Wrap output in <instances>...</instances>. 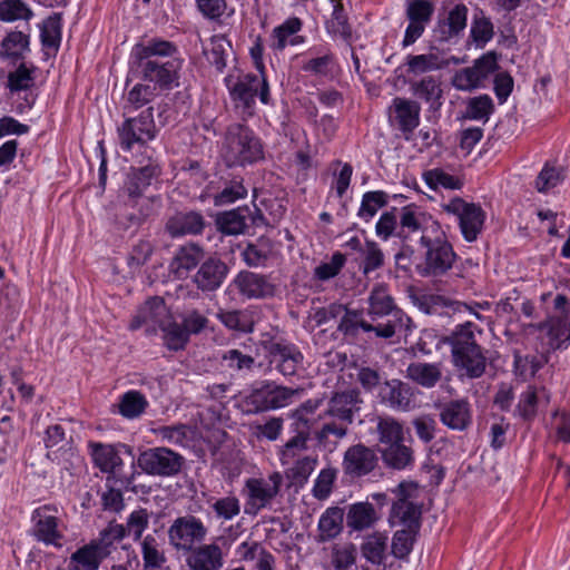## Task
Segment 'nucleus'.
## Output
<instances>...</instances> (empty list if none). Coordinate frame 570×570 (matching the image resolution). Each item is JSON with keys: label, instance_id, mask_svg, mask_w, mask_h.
Returning a JSON list of instances; mask_svg holds the SVG:
<instances>
[{"label": "nucleus", "instance_id": "f257e3e1", "mask_svg": "<svg viewBox=\"0 0 570 570\" xmlns=\"http://www.w3.org/2000/svg\"><path fill=\"white\" fill-rule=\"evenodd\" d=\"M177 47L167 40L153 38L134 46L130 58L144 80L159 88H170L177 82L181 60L175 57Z\"/></svg>", "mask_w": 570, "mask_h": 570}, {"label": "nucleus", "instance_id": "f03ea898", "mask_svg": "<svg viewBox=\"0 0 570 570\" xmlns=\"http://www.w3.org/2000/svg\"><path fill=\"white\" fill-rule=\"evenodd\" d=\"M482 333L472 321H464L440 340L451 347L453 366L470 379L482 376L487 368L485 352L476 340Z\"/></svg>", "mask_w": 570, "mask_h": 570}, {"label": "nucleus", "instance_id": "7ed1b4c3", "mask_svg": "<svg viewBox=\"0 0 570 570\" xmlns=\"http://www.w3.org/2000/svg\"><path fill=\"white\" fill-rule=\"evenodd\" d=\"M364 401L357 389H346L333 392L326 403V409L320 419L328 420L316 431L315 438L324 442L330 435L343 439L347 434L348 425L354 422Z\"/></svg>", "mask_w": 570, "mask_h": 570}, {"label": "nucleus", "instance_id": "20e7f679", "mask_svg": "<svg viewBox=\"0 0 570 570\" xmlns=\"http://www.w3.org/2000/svg\"><path fill=\"white\" fill-rule=\"evenodd\" d=\"M367 315L376 328V337L391 338L401 328H410L411 318L397 307L386 284L373 286L367 297Z\"/></svg>", "mask_w": 570, "mask_h": 570}, {"label": "nucleus", "instance_id": "39448f33", "mask_svg": "<svg viewBox=\"0 0 570 570\" xmlns=\"http://www.w3.org/2000/svg\"><path fill=\"white\" fill-rule=\"evenodd\" d=\"M224 156L230 166L249 165L263 159V145L248 127L233 124L226 131Z\"/></svg>", "mask_w": 570, "mask_h": 570}, {"label": "nucleus", "instance_id": "423d86ee", "mask_svg": "<svg viewBox=\"0 0 570 570\" xmlns=\"http://www.w3.org/2000/svg\"><path fill=\"white\" fill-rule=\"evenodd\" d=\"M422 246L425 248L424 255L415 264V271L420 276L440 277L453 267L456 254L448 240L444 230L441 232V235H435Z\"/></svg>", "mask_w": 570, "mask_h": 570}, {"label": "nucleus", "instance_id": "0eeeda50", "mask_svg": "<svg viewBox=\"0 0 570 570\" xmlns=\"http://www.w3.org/2000/svg\"><path fill=\"white\" fill-rule=\"evenodd\" d=\"M232 101L243 116L254 114L255 98L258 96L263 104L269 102V86L264 73L244 75L234 83L228 85Z\"/></svg>", "mask_w": 570, "mask_h": 570}, {"label": "nucleus", "instance_id": "6e6552de", "mask_svg": "<svg viewBox=\"0 0 570 570\" xmlns=\"http://www.w3.org/2000/svg\"><path fill=\"white\" fill-rule=\"evenodd\" d=\"M282 484L283 476L279 472H273L267 478L247 479L242 489L245 514L257 515L267 508L279 493Z\"/></svg>", "mask_w": 570, "mask_h": 570}, {"label": "nucleus", "instance_id": "1a4fd4ad", "mask_svg": "<svg viewBox=\"0 0 570 570\" xmlns=\"http://www.w3.org/2000/svg\"><path fill=\"white\" fill-rule=\"evenodd\" d=\"M117 131L119 146L122 150L131 151L136 147H144L154 140L157 135L153 108H148L137 117L127 118Z\"/></svg>", "mask_w": 570, "mask_h": 570}, {"label": "nucleus", "instance_id": "9d476101", "mask_svg": "<svg viewBox=\"0 0 570 570\" xmlns=\"http://www.w3.org/2000/svg\"><path fill=\"white\" fill-rule=\"evenodd\" d=\"M399 223V235L404 239L417 238L421 245L443 230L436 219L413 206L402 208Z\"/></svg>", "mask_w": 570, "mask_h": 570}, {"label": "nucleus", "instance_id": "9b49d317", "mask_svg": "<svg viewBox=\"0 0 570 570\" xmlns=\"http://www.w3.org/2000/svg\"><path fill=\"white\" fill-rule=\"evenodd\" d=\"M167 534L169 544L176 551L185 553L206 539L208 528L199 518L187 514L175 519Z\"/></svg>", "mask_w": 570, "mask_h": 570}, {"label": "nucleus", "instance_id": "f8f14e48", "mask_svg": "<svg viewBox=\"0 0 570 570\" xmlns=\"http://www.w3.org/2000/svg\"><path fill=\"white\" fill-rule=\"evenodd\" d=\"M441 208L458 218L461 233L466 242H474L478 238L485 219V213L480 205L454 197L442 204Z\"/></svg>", "mask_w": 570, "mask_h": 570}, {"label": "nucleus", "instance_id": "ddd939ff", "mask_svg": "<svg viewBox=\"0 0 570 570\" xmlns=\"http://www.w3.org/2000/svg\"><path fill=\"white\" fill-rule=\"evenodd\" d=\"M61 517L62 509L57 504L48 503L36 508L31 513L32 535L45 544L59 546L62 539L59 529Z\"/></svg>", "mask_w": 570, "mask_h": 570}, {"label": "nucleus", "instance_id": "4468645a", "mask_svg": "<svg viewBox=\"0 0 570 570\" xmlns=\"http://www.w3.org/2000/svg\"><path fill=\"white\" fill-rule=\"evenodd\" d=\"M497 69V53L493 51L487 52L476 59L472 67L458 70L452 78V85L458 90L471 91L483 87Z\"/></svg>", "mask_w": 570, "mask_h": 570}, {"label": "nucleus", "instance_id": "2eb2a0df", "mask_svg": "<svg viewBox=\"0 0 570 570\" xmlns=\"http://www.w3.org/2000/svg\"><path fill=\"white\" fill-rule=\"evenodd\" d=\"M497 69V53L493 51L487 52L476 59L472 67L458 70L452 78V85L458 90L471 91L483 87Z\"/></svg>", "mask_w": 570, "mask_h": 570}, {"label": "nucleus", "instance_id": "dca6fc26", "mask_svg": "<svg viewBox=\"0 0 570 570\" xmlns=\"http://www.w3.org/2000/svg\"><path fill=\"white\" fill-rule=\"evenodd\" d=\"M184 458L167 449H148L139 454V468L150 475L170 476L177 474L183 465Z\"/></svg>", "mask_w": 570, "mask_h": 570}, {"label": "nucleus", "instance_id": "f3484780", "mask_svg": "<svg viewBox=\"0 0 570 570\" xmlns=\"http://www.w3.org/2000/svg\"><path fill=\"white\" fill-rule=\"evenodd\" d=\"M188 553L185 562L189 570H220L224 566L223 550L217 543H198Z\"/></svg>", "mask_w": 570, "mask_h": 570}, {"label": "nucleus", "instance_id": "a211bd4d", "mask_svg": "<svg viewBox=\"0 0 570 570\" xmlns=\"http://www.w3.org/2000/svg\"><path fill=\"white\" fill-rule=\"evenodd\" d=\"M377 464V456L374 450L356 444L350 446L343 458L344 472L352 476H362L372 472Z\"/></svg>", "mask_w": 570, "mask_h": 570}, {"label": "nucleus", "instance_id": "6ab92c4d", "mask_svg": "<svg viewBox=\"0 0 570 570\" xmlns=\"http://www.w3.org/2000/svg\"><path fill=\"white\" fill-rule=\"evenodd\" d=\"M168 312L165 302L160 297H150L138 309L134 316L129 328L135 331L146 325L147 331L154 332L156 327H161L167 318Z\"/></svg>", "mask_w": 570, "mask_h": 570}, {"label": "nucleus", "instance_id": "aec40b11", "mask_svg": "<svg viewBox=\"0 0 570 570\" xmlns=\"http://www.w3.org/2000/svg\"><path fill=\"white\" fill-rule=\"evenodd\" d=\"M439 409L440 421L451 430L464 431L472 423V411L468 400H452Z\"/></svg>", "mask_w": 570, "mask_h": 570}, {"label": "nucleus", "instance_id": "412c9836", "mask_svg": "<svg viewBox=\"0 0 570 570\" xmlns=\"http://www.w3.org/2000/svg\"><path fill=\"white\" fill-rule=\"evenodd\" d=\"M468 8L464 3L455 4L444 18H439L434 27V35L440 41H449L458 37L465 29Z\"/></svg>", "mask_w": 570, "mask_h": 570}, {"label": "nucleus", "instance_id": "4be33fe9", "mask_svg": "<svg viewBox=\"0 0 570 570\" xmlns=\"http://www.w3.org/2000/svg\"><path fill=\"white\" fill-rule=\"evenodd\" d=\"M421 107L416 101L396 97L390 107V118L397 124L399 129L409 134L420 124Z\"/></svg>", "mask_w": 570, "mask_h": 570}, {"label": "nucleus", "instance_id": "5701e85b", "mask_svg": "<svg viewBox=\"0 0 570 570\" xmlns=\"http://www.w3.org/2000/svg\"><path fill=\"white\" fill-rule=\"evenodd\" d=\"M271 364L285 376L296 374L303 363V354L292 344L274 343L269 347Z\"/></svg>", "mask_w": 570, "mask_h": 570}, {"label": "nucleus", "instance_id": "b1692460", "mask_svg": "<svg viewBox=\"0 0 570 570\" xmlns=\"http://www.w3.org/2000/svg\"><path fill=\"white\" fill-rule=\"evenodd\" d=\"M204 249L199 245L187 243L176 250L169 264V269L175 277L184 279L204 259Z\"/></svg>", "mask_w": 570, "mask_h": 570}, {"label": "nucleus", "instance_id": "393cba45", "mask_svg": "<svg viewBox=\"0 0 570 570\" xmlns=\"http://www.w3.org/2000/svg\"><path fill=\"white\" fill-rule=\"evenodd\" d=\"M205 228V219L197 212H179L170 216L165 225L166 232L173 237L199 235Z\"/></svg>", "mask_w": 570, "mask_h": 570}, {"label": "nucleus", "instance_id": "a878e982", "mask_svg": "<svg viewBox=\"0 0 570 570\" xmlns=\"http://www.w3.org/2000/svg\"><path fill=\"white\" fill-rule=\"evenodd\" d=\"M228 268L219 258L210 257L205 261L194 276V282L202 291H215L224 282Z\"/></svg>", "mask_w": 570, "mask_h": 570}, {"label": "nucleus", "instance_id": "bb28decb", "mask_svg": "<svg viewBox=\"0 0 570 570\" xmlns=\"http://www.w3.org/2000/svg\"><path fill=\"white\" fill-rule=\"evenodd\" d=\"M234 285L247 298H264L274 294V286L267 277L253 272H240L234 279Z\"/></svg>", "mask_w": 570, "mask_h": 570}, {"label": "nucleus", "instance_id": "cd10ccee", "mask_svg": "<svg viewBox=\"0 0 570 570\" xmlns=\"http://www.w3.org/2000/svg\"><path fill=\"white\" fill-rule=\"evenodd\" d=\"M380 520V513L370 502H356L348 505L346 511V527L351 531H365L373 528Z\"/></svg>", "mask_w": 570, "mask_h": 570}, {"label": "nucleus", "instance_id": "c85d7f7f", "mask_svg": "<svg viewBox=\"0 0 570 570\" xmlns=\"http://www.w3.org/2000/svg\"><path fill=\"white\" fill-rule=\"evenodd\" d=\"M380 395L393 410L409 411L413 406L411 387L400 380L386 381L381 387Z\"/></svg>", "mask_w": 570, "mask_h": 570}, {"label": "nucleus", "instance_id": "c756f323", "mask_svg": "<svg viewBox=\"0 0 570 570\" xmlns=\"http://www.w3.org/2000/svg\"><path fill=\"white\" fill-rule=\"evenodd\" d=\"M442 374L441 363L414 362L406 368V376L425 389L434 387L441 381Z\"/></svg>", "mask_w": 570, "mask_h": 570}, {"label": "nucleus", "instance_id": "7c9ffc66", "mask_svg": "<svg viewBox=\"0 0 570 570\" xmlns=\"http://www.w3.org/2000/svg\"><path fill=\"white\" fill-rule=\"evenodd\" d=\"M140 552L144 570H165L167 557L159 539L153 534L144 537L140 542Z\"/></svg>", "mask_w": 570, "mask_h": 570}, {"label": "nucleus", "instance_id": "2f4dec72", "mask_svg": "<svg viewBox=\"0 0 570 570\" xmlns=\"http://www.w3.org/2000/svg\"><path fill=\"white\" fill-rule=\"evenodd\" d=\"M551 350L567 347L570 343V321L567 316L550 317L542 325Z\"/></svg>", "mask_w": 570, "mask_h": 570}, {"label": "nucleus", "instance_id": "473e14b6", "mask_svg": "<svg viewBox=\"0 0 570 570\" xmlns=\"http://www.w3.org/2000/svg\"><path fill=\"white\" fill-rule=\"evenodd\" d=\"M248 216V207H237L235 209L224 212L216 218L217 229L225 235H240L245 233L247 228Z\"/></svg>", "mask_w": 570, "mask_h": 570}, {"label": "nucleus", "instance_id": "72a5a7b5", "mask_svg": "<svg viewBox=\"0 0 570 570\" xmlns=\"http://www.w3.org/2000/svg\"><path fill=\"white\" fill-rule=\"evenodd\" d=\"M293 432L295 433L279 450V461L283 465L292 463L298 458L304 451L307 450V442L309 440L311 430L293 425Z\"/></svg>", "mask_w": 570, "mask_h": 570}, {"label": "nucleus", "instance_id": "f704fd0d", "mask_svg": "<svg viewBox=\"0 0 570 570\" xmlns=\"http://www.w3.org/2000/svg\"><path fill=\"white\" fill-rule=\"evenodd\" d=\"M274 253V244L269 238L261 237L249 243L242 253V257L249 267H263Z\"/></svg>", "mask_w": 570, "mask_h": 570}, {"label": "nucleus", "instance_id": "c9c22d12", "mask_svg": "<svg viewBox=\"0 0 570 570\" xmlns=\"http://www.w3.org/2000/svg\"><path fill=\"white\" fill-rule=\"evenodd\" d=\"M88 448L95 464L102 472H114L116 468L122 464L121 458L115 446L98 442H89Z\"/></svg>", "mask_w": 570, "mask_h": 570}, {"label": "nucleus", "instance_id": "e433bc0d", "mask_svg": "<svg viewBox=\"0 0 570 570\" xmlns=\"http://www.w3.org/2000/svg\"><path fill=\"white\" fill-rule=\"evenodd\" d=\"M107 557L90 541L77 549L70 557L73 570H98Z\"/></svg>", "mask_w": 570, "mask_h": 570}, {"label": "nucleus", "instance_id": "4c0bfd02", "mask_svg": "<svg viewBox=\"0 0 570 570\" xmlns=\"http://www.w3.org/2000/svg\"><path fill=\"white\" fill-rule=\"evenodd\" d=\"M302 29V21L294 17L287 19L284 23L273 30V48L283 50L287 43L299 45L303 42V37L294 36Z\"/></svg>", "mask_w": 570, "mask_h": 570}, {"label": "nucleus", "instance_id": "58836bf2", "mask_svg": "<svg viewBox=\"0 0 570 570\" xmlns=\"http://www.w3.org/2000/svg\"><path fill=\"white\" fill-rule=\"evenodd\" d=\"M387 539L385 532H374L365 537L361 544L362 556L372 564H382L385 560Z\"/></svg>", "mask_w": 570, "mask_h": 570}, {"label": "nucleus", "instance_id": "ea45409f", "mask_svg": "<svg viewBox=\"0 0 570 570\" xmlns=\"http://www.w3.org/2000/svg\"><path fill=\"white\" fill-rule=\"evenodd\" d=\"M448 63L436 53L410 55L406 58L407 72L422 75L444 68Z\"/></svg>", "mask_w": 570, "mask_h": 570}, {"label": "nucleus", "instance_id": "a19ab883", "mask_svg": "<svg viewBox=\"0 0 570 570\" xmlns=\"http://www.w3.org/2000/svg\"><path fill=\"white\" fill-rule=\"evenodd\" d=\"M125 537V527L110 522L107 528L100 531L99 537L91 540V542L108 558L117 549V543Z\"/></svg>", "mask_w": 570, "mask_h": 570}, {"label": "nucleus", "instance_id": "79ce46f5", "mask_svg": "<svg viewBox=\"0 0 570 570\" xmlns=\"http://www.w3.org/2000/svg\"><path fill=\"white\" fill-rule=\"evenodd\" d=\"M217 318L229 330L243 333H250L254 328V320L252 314L244 309H220Z\"/></svg>", "mask_w": 570, "mask_h": 570}, {"label": "nucleus", "instance_id": "37998d69", "mask_svg": "<svg viewBox=\"0 0 570 570\" xmlns=\"http://www.w3.org/2000/svg\"><path fill=\"white\" fill-rule=\"evenodd\" d=\"M337 330L346 336H357L358 331L373 332L376 335V328L373 323L363 318L362 312L347 309L341 317Z\"/></svg>", "mask_w": 570, "mask_h": 570}, {"label": "nucleus", "instance_id": "c03bdc74", "mask_svg": "<svg viewBox=\"0 0 570 570\" xmlns=\"http://www.w3.org/2000/svg\"><path fill=\"white\" fill-rule=\"evenodd\" d=\"M344 511L341 508H328L320 518L318 530L323 540L337 537L343 528Z\"/></svg>", "mask_w": 570, "mask_h": 570}, {"label": "nucleus", "instance_id": "a18cd8bd", "mask_svg": "<svg viewBox=\"0 0 570 570\" xmlns=\"http://www.w3.org/2000/svg\"><path fill=\"white\" fill-rule=\"evenodd\" d=\"M421 511L413 502H394L391 510L390 521L392 524L401 523L406 528H419Z\"/></svg>", "mask_w": 570, "mask_h": 570}, {"label": "nucleus", "instance_id": "49530a36", "mask_svg": "<svg viewBox=\"0 0 570 570\" xmlns=\"http://www.w3.org/2000/svg\"><path fill=\"white\" fill-rule=\"evenodd\" d=\"M425 184L433 190L441 188L458 190L463 186L462 180L441 168H433L423 173Z\"/></svg>", "mask_w": 570, "mask_h": 570}, {"label": "nucleus", "instance_id": "de8ad7c7", "mask_svg": "<svg viewBox=\"0 0 570 570\" xmlns=\"http://www.w3.org/2000/svg\"><path fill=\"white\" fill-rule=\"evenodd\" d=\"M412 94L431 105H434L442 97V89L436 78L426 76L419 81L411 82Z\"/></svg>", "mask_w": 570, "mask_h": 570}, {"label": "nucleus", "instance_id": "09e8293b", "mask_svg": "<svg viewBox=\"0 0 570 570\" xmlns=\"http://www.w3.org/2000/svg\"><path fill=\"white\" fill-rule=\"evenodd\" d=\"M383 460L386 465L396 470H403L412 465L414 461L413 451L401 442L384 449Z\"/></svg>", "mask_w": 570, "mask_h": 570}, {"label": "nucleus", "instance_id": "8fccbe9b", "mask_svg": "<svg viewBox=\"0 0 570 570\" xmlns=\"http://www.w3.org/2000/svg\"><path fill=\"white\" fill-rule=\"evenodd\" d=\"M379 441L387 446L403 442L402 424L393 417H380L377 422Z\"/></svg>", "mask_w": 570, "mask_h": 570}, {"label": "nucleus", "instance_id": "3c124183", "mask_svg": "<svg viewBox=\"0 0 570 570\" xmlns=\"http://www.w3.org/2000/svg\"><path fill=\"white\" fill-rule=\"evenodd\" d=\"M247 196V188L243 184V179L234 177L225 183L220 191L214 196V204L216 206H226L243 199Z\"/></svg>", "mask_w": 570, "mask_h": 570}, {"label": "nucleus", "instance_id": "603ef678", "mask_svg": "<svg viewBox=\"0 0 570 570\" xmlns=\"http://www.w3.org/2000/svg\"><path fill=\"white\" fill-rule=\"evenodd\" d=\"M493 36L494 26L490 18L485 17L482 12L479 16H474L471 24L470 37L475 47L480 49L484 48Z\"/></svg>", "mask_w": 570, "mask_h": 570}, {"label": "nucleus", "instance_id": "864d4df0", "mask_svg": "<svg viewBox=\"0 0 570 570\" xmlns=\"http://www.w3.org/2000/svg\"><path fill=\"white\" fill-rule=\"evenodd\" d=\"M33 16L32 10L22 0H2L0 2V20L13 22L18 20L28 21Z\"/></svg>", "mask_w": 570, "mask_h": 570}, {"label": "nucleus", "instance_id": "5fc2aeb1", "mask_svg": "<svg viewBox=\"0 0 570 570\" xmlns=\"http://www.w3.org/2000/svg\"><path fill=\"white\" fill-rule=\"evenodd\" d=\"M386 203L387 195L384 191H367L362 197L357 216L365 222H370Z\"/></svg>", "mask_w": 570, "mask_h": 570}, {"label": "nucleus", "instance_id": "6e6d98bb", "mask_svg": "<svg viewBox=\"0 0 570 570\" xmlns=\"http://www.w3.org/2000/svg\"><path fill=\"white\" fill-rule=\"evenodd\" d=\"M160 170L156 165H147L139 168L136 173H134L127 184L129 196L136 197L140 195L141 191L150 185L151 179L158 176Z\"/></svg>", "mask_w": 570, "mask_h": 570}, {"label": "nucleus", "instance_id": "4d7b16f0", "mask_svg": "<svg viewBox=\"0 0 570 570\" xmlns=\"http://www.w3.org/2000/svg\"><path fill=\"white\" fill-rule=\"evenodd\" d=\"M190 429L186 424L165 425L155 430V434L171 445L187 446L189 442Z\"/></svg>", "mask_w": 570, "mask_h": 570}, {"label": "nucleus", "instance_id": "13d9d810", "mask_svg": "<svg viewBox=\"0 0 570 570\" xmlns=\"http://www.w3.org/2000/svg\"><path fill=\"white\" fill-rule=\"evenodd\" d=\"M148 402L138 391L126 392L119 402V412L127 419L139 416L146 409Z\"/></svg>", "mask_w": 570, "mask_h": 570}, {"label": "nucleus", "instance_id": "bf43d9fd", "mask_svg": "<svg viewBox=\"0 0 570 570\" xmlns=\"http://www.w3.org/2000/svg\"><path fill=\"white\" fill-rule=\"evenodd\" d=\"M40 37L45 48L58 50L61 39V19L59 14H52L42 22Z\"/></svg>", "mask_w": 570, "mask_h": 570}, {"label": "nucleus", "instance_id": "052dcab7", "mask_svg": "<svg viewBox=\"0 0 570 570\" xmlns=\"http://www.w3.org/2000/svg\"><path fill=\"white\" fill-rule=\"evenodd\" d=\"M36 67H28L21 63L14 71L8 76V87L11 91L28 90L35 86Z\"/></svg>", "mask_w": 570, "mask_h": 570}, {"label": "nucleus", "instance_id": "680f3d73", "mask_svg": "<svg viewBox=\"0 0 570 570\" xmlns=\"http://www.w3.org/2000/svg\"><path fill=\"white\" fill-rule=\"evenodd\" d=\"M361 254L363 259L360 269L365 276L384 265V254L375 242H366Z\"/></svg>", "mask_w": 570, "mask_h": 570}, {"label": "nucleus", "instance_id": "e2e57ef3", "mask_svg": "<svg viewBox=\"0 0 570 570\" xmlns=\"http://www.w3.org/2000/svg\"><path fill=\"white\" fill-rule=\"evenodd\" d=\"M230 49V42L224 36H214L210 39V48L206 51L207 59L218 71H223Z\"/></svg>", "mask_w": 570, "mask_h": 570}, {"label": "nucleus", "instance_id": "0e129e2a", "mask_svg": "<svg viewBox=\"0 0 570 570\" xmlns=\"http://www.w3.org/2000/svg\"><path fill=\"white\" fill-rule=\"evenodd\" d=\"M431 0H406V18L409 21L429 24L434 13Z\"/></svg>", "mask_w": 570, "mask_h": 570}, {"label": "nucleus", "instance_id": "69168bd1", "mask_svg": "<svg viewBox=\"0 0 570 570\" xmlns=\"http://www.w3.org/2000/svg\"><path fill=\"white\" fill-rule=\"evenodd\" d=\"M410 297L414 306L428 315L436 314L443 307H451L453 303L444 296L435 294H411Z\"/></svg>", "mask_w": 570, "mask_h": 570}, {"label": "nucleus", "instance_id": "338daca9", "mask_svg": "<svg viewBox=\"0 0 570 570\" xmlns=\"http://www.w3.org/2000/svg\"><path fill=\"white\" fill-rule=\"evenodd\" d=\"M210 509L218 520L229 521L240 513V501L236 495H226L216 499Z\"/></svg>", "mask_w": 570, "mask_h": 570}, {"label": "nucleus", "instance_id": "774afa93", "mask_svg": "<svg viewBox=\"0 0 570 570\" xmlns=\"http://www.w3.org/2000/svg\"><path fill=\"white\" fill-rule=\"evenodd\" d=\"M164 332V343L169 350L178 351L185 347L188 342L187 331L177 323H164L160 327Z\"/></svg>", "mask_w": 570, "mask_h": 570}]
</instances>
